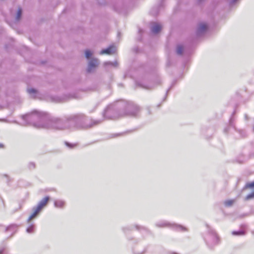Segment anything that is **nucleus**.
Wrapping results in <instances>:
<instances>
[{
  "label": "nucleus",
  "mask_w": 254,
  "mask_h": 254,
  "mask_svg": "<svg viewBox=\"0 0 254 254\" xmlns=\"http://www.w3.org/2000/svg\"><path fill=\"white\" fill-rule=\"evenodd\" d=\"M139 111L140 109L137 105L121 101L107 106L103 115L105 119L116 120L126 115L136 116Z\"/></svg>",
  "instance_id": "obj_2"
},
{
  "label": "nucleus",
  "mask_w": 254,
  "mask_h": 254,
  "mask_svg": "<svg viewBox=\"0 0 254 254\" xmlns=\"http://www.w3.org/2000/svg\"><path fill=\"white\" fill-rule=\"evenodd\" d=\"M23 122L21 124L22 126H29L31 125L32 120V115L30 114H26L22 116Z\"/></svg>",
  "instance_id": "obj_8"
},
{
  "label": "nucleus",
  "mask_w": 254,
  "mask_h": 254,
  "mask_svg": "<svg viewBox=\"0 0 254 254\" xmlns=\"http://www.w3.org/2000/svg\"><path fill=\"white\" fill-rule=\"evenodd\" d=\"M31 220H32V214H31L29 215V217H28V222H30V221H31Z\"/></svg>",
  "instance_id": "obj_27"
},
{
  "label": "nucleus",
  "mask_w": 254,
  "mask_h": 254,
  "mask_svg": "<svg viewBox=\"0 0 254 254\" xmlns=\"http://www.w3.org/2000/svg\"><path fill=\"white\" fill-rule=\"evenodd\" d=\"M22 14V9L21 7H19L16 12L15 17V22H19L20 20L21 19Z\"/></svg>",
  "instance_id": "obj_12"
},
{
  "label": "nucleus",
  "mask_w": 254,
  "mask_h": 254,
  "mask_svg": "<svg viewBox=\"0 0 254 254\" xmlns=\"http://www.w3.org/2000/svg\"><path fill=\"white\" fill-rule=\"evenodd\" d=\"M208 235L204 238V240L208 245H215L218 242V238L215 232L208 228Z\"/></svg>",
  "instance_id": "obj_4"
},
{
  "label": "nucleus",
  "mask_w": 254,
  "mask_h": 254,
  "mask_svg": "<svg viewBox=\"0 0 254 254\" xmlns=\"http://www.w3.org/2000/svg\"><path fill=\"white\" fill-rule=\"evenodd\" d=\"M143 87H144V88H147V89H150V88H151V87H144V86H143Z\"/></svg>",
  "instance_id": "obj_29"
},
{
  "label": "nucleus",
  "mask_w": 254,
  "mask_h": 254,
  "mask_svg": "<svg viewBox=\"0 0 254 254\" xmlns=\"http://www.w3.org/2000/svg\"><path fill=\"white\" fill-rule=\"evenodd\" d=\"M253 198H254V191L251 192V193H250L248 195H247V196L245 198V200H248L252 199Z\"/></svg>",
  "instance_id": "obj_19"
},
{
  "label": "nucleus",
  "mask_w": 254,
  "mask_h": 254,
  "mask_svg": "<svg viewBox=\"0 0 254 254\" xmlns=\"http://www.w3.org/2000/svg\"><path fill=\"white\" fill-rule=\"evenodd\" d=\"M18 226L16 224H11L6 227L5 229L6 232L10 231L12 232L10 237H11L13 235L17 232L18 230Z\"/></svg>",
  "instance_id": "obj_11"
},
{
  "label": "nucleus",
  "mask_w": 254,
  "mask_h": 254,
  "mask_svg": "<svg viewBox=\"0 0 254 254\" xmlns=\"http://www.w3.org/2000/svg\"><path fill=\"white\" fill-rule=\"evenodd\" d=\"M86 117L83 114L71 115L65 118H51L46 114L33 110V126L38 128H44L54 130H64L74 128L90 127L93 125L86 124ZM102 121L98 120L94 125L100 123Z\"/></svg>",
  "instance_id": "obj_1"
},
{
  "label": "nucleus",
  "mask_w": 254,
  "mask_h": 254,
  "mask_svg": "<svg viewBox=\"0 0 254 254\" xmlns=\"http://www.w3.org/2000/svg\"><path fill=\"white\" fill-rule=\"evenodd\" d=\"M65 202L63 200H56L54 202V205L58 208H62L64 206Z\"/></svg>",
  "instance_id": "obj_13"
},
{
  "label": "nucleus",
  "mask_w": 254,
  "mask_h": 254,
  "mask_svg": "<svg viewBox=\"0 0 254 254\" xmlns=\"http://www.w3.org/2000/svg\"><path fill=\"white\" fill-rule=\"evenodd\" d=\"M232 234L235 236H242L245 234V232L244 230L234 231L232 232Z\"/></svg>",
  "instance_id": "obj_15"
},
{
  "label": "nucleus",
  "mask_w": 254,
  "mask_h": 254,
  "mask_svg": "<svg viewBox=\"0 0 254 254\" xmlns=\"http://www.w3.org/2000/svg\"><path fill=\"white\" fill-rule=\"evenodd\" d=\"M32 92H33V98L36 97L37 94H38L37 90L36 89L33 88Z\"/></svg>",
  "instance_id": "obj_22"
},
{
  "label": "nucleus",
  "mask_w": 254,
  "mask_h": 254,
  "mask_svg": "<svg viewBox=\"0 0 254 254\" xmlns=\"http://www.w3.org/2000/svg\"><path fill=\"white\" fill-rule=\"evenodd\" d=\"M161 25L157 23H155V22H153L151 23V32L154 33V34H157L158 33H159L160 30H161Z\"/></svg>",
  "instance_id": "obj_10"
},
{
  "label": "nucleus",
  "mask_w": 254,
  "mask_h": 254,
  "mask_svg": "<svg viewBox=\"0 0 254 254\" xmlns=\"http://www.w3.org/2000/svg\"><path fill=\"white\" fill-rule=\"evenodd\" d=\"M237 0H232L231 1H230V4L231 5H233L236 1H237Z\"/></svg>",
  "instance_id": "obj_26"
},
{
  "label": "nucleus",
  "mask_w": 254,
  "mask_h": 254,
  "mask_svg": "<svg viewBox=\"0 0 254 254\" xmlns=\"http://www.w3.org/2000/svg\"><path fill=\"white\" fill-rule=\"evenodd\" d=\"M116 51V48L114 46H111L107 49L102 50L100 52V54H107L111 55L115 53Z\"/></svg>",
  "instance_id": "obj_9"
},
{
  "label": "nucleus",
  "mask_w": 254,
  "mask_h": 254,
  "mask_svg": "<svg viewBox=\"0 0 254 254\" xmlns=\"http://www.w3.org/2000/svg\"><path fill=\"white\" fill-rule=\"evenodd\" d=\"M236 199H228L224 201V204L226 207H231L236 202Z\"/></svg>",
  "instance_id": "obj_14"
},
{
  "label": "nucleus",
  "mask_w": 254,
  "mask_h": 254,
  "mask_svg": "<svg viewBox=\"0 0 254 254\" xmlns=\"http://www.w3.org/2000/svg\"><path fill=\"white\" fill-rule=\"evenodd\" d=\"M99 63V61L97 59H93L91 60L88 63V67L87 69V72H92L96 67L98 66Z\"/></svg>",
  "instance_id": "obj_6"
},
{
  "label": "nucleus",
  "mask_w": 254,
  "mask_h": 254,
  "mask_svg": "<svg viewBox=\"0 0 254 254\" xmlns=\"http://www.w3.org/2000/svg\"><path fill=\"white\" fill-rule=\"evenodd\" d=\"M183 47L181 45H178L176 48V53L179 55H181L183 52Z\"/></svg>",
  "instance_id": "obj_16"
},
{
  "label": "nucleus",
  "mask_w": 254,
  "mask_h": 254,
  "mask_svg": "<svg viewBox=\"0 0 254 254\" xmlns=\"http://www.w3.org/2000/svg\"><path fill=\"white\" fill-rule=\"evenodd\" d=\"M254 187V181L253 182H252V183H249L246 184V185H245V186L243 188V190L246 189H248V188H253Z\"/></svg>",
  "instance_id": "obj_18"
},
{
  "label": "nucleus",
  "mask_w": 254,
  "mask_h": 254,
  "mask_svg": "<svg viewBox=\"0 0 254 254\" xmlns=\"http://www.w3.org/2000/svg\"><path fill=\"white\" fill-rule=\"evenodd\" d=\"M104 65H111L114 66H117L118 63L116 62L115 63H112L111 62H107L104 63Z\"/></svg>",
  "instance_id": "obj_21"
},
{
  "label": "nucleus",
  "mask_w": 254,
  "mask_h": 254,
  "mask_svg": "<svg viewBox=\"0 0 254 254\" xmlns=\"http://www.w3.org/2000/svg\"><path fill=\"white\" fill-rule=\"evenodd\" d=\"M6 245L2 244L0 246V254H5Z\"/></svg>",
  "instance_id": "obj_17"
},
{
  "label": "nucleus",
  "mask_w": 254,
  "mask_h": 254,
  "mask_svg": "<svg viewBox=\"0 0 254 254\" xmlns=\"http://www.w3.org/2000/svg\"><path fill=\"white\" fill-rule=\"evenodd\" d=\"M171 254H178L176 253H171Z\"/></svg>",
  "instance_id": "obj_30"
},
{
  "label": "nucleus",
  "mask_w": 254,
  "mask_h": 254,
  "mask_svg": "<svg viewBox=\"0 0 254 254\" xmlns=\"http://www.w3.org/2000/svg\"><path fill=\"white\" fill-rule=\"evenodd\" d=\"M125 229H126V228H123L124 231H125Z\"/></svg>",
  "instance_id": "obj_31"
},
{
  "label": "nucleus",
  "mask_w": 254,
  "mask_h": 254,
  "mask_svg": "<svg viewBox=\"0 0 254 254\" xmlns=\"http://www.w3.org/2000/svg\"><path fill=\"white\" fill-rule=\"evenodd\" d=\"M27 90L29 94H32V87H28Z\"/></svg>",
  "instance_id": "obj_25"
},
{
  "label": "nucleus",
  "mask_w": 254,
  "mask_h": 254,
  "mask_svg": "<svg viewBox=\"0 0 254 254\" xmlns=\"http://www.w3.org/2000/svg\"><path fill=\"white\" fill-rule=\"evenodd\" d=\"M50 197L47 196L44 197L38 202V204L34 208V212H33V219L36 218L43 208L47 206Z\"/></svg>",
  "instance_id": "obj_3"
},
{
  "label": "nucleus",
  "mask_w": 254,
  "mask_h": 254,
  "mask_svg": "<svg viewBox=\"0 0 254 254\" xmlns=\"http://www.w3.org/2000/svg\"><path fill=\"white\" fill-rule=\"evenodd\" d=\"M26 231L28 233L32 232V225H30L26 229Z\"/></svg>",
  "instance_id": "obj_24"
},
{
  "label": "nucleus",
  "mask_w": 254,
  "mask_h": 254,
  "mask_svg": "<svg viewBox=\"0 0 254 254\" xmlns=\"http://www.w3.org/2000/svg\"><path fill=\"white\" fill-rule=\"evenodd\" d=\"M3 145L1 143H0V148H3Z\"/></svg>",
  "instance_id": "obj_28"
},
{
  "label": "nucleus",
  "mask_w": 254,
  "mask_h": 254,
  "mask_svg": "<svg viewBox=\"0 0 254 254\" xmlns=\"http://www.w3.org/2000/svg\"><path fill=\"white\" fill-rule=\"evenodd\" d=\"M65 145H66L67 147H69V148H72V147H73L75 146V145H73V144H70V143H68V142H65Z\"/></svg>",
  "instance_id": "obj_23"
},
{
  "label": "nucleus",
  "mask_w": 254,
  "mask_h": 254,
  "mask_svg": "<svg viewBox=\"0 0 254 254\" xmlns=\"http://www.w3.org/2000/svg\"><path fill=\"white\" fill-rule=\"evenodd\" d=\"M156 225L158 227H166V226L169 227V226H171L177 230H180V231H185L186 230V228L184 227L183 226H182L181 225H178L175 224H170L166 221L159 222L156 224Z\"/></svg>",
  "instance_id": "obj_5"
},
{
  "label": "nucleus",
  "mask_w": 254,
  "mask_h": 254,
  "mask_svg": "<svg viewBox=\"0 0 254 254\" xmlns=\"http://www.w3.org/2000/svg\"><path fill=\"white\" fill-rule=\"evenodd\" d=\"M208 28L207 25L203 22H201L198 24L196 34L198 36H201L206 31Z\"/></svg>",
  "instance_id": "obj_7"
},
{
  "label": "nucleus",
  "mask_w": 254,
  "mask_h": 254,
  "mask_svg": "<svg viewBox=\"0 0 254 254\" xmlns=\"http://www.w3.org/2000/svg\"><path fill=\"white\" fill-rule=\"evenodd\" d=\"M85 57L89 59L92 55V53L89 50H87L85 52Z\"/></svg>",
  "instance_id": "obj_20"
}]
</instances>
